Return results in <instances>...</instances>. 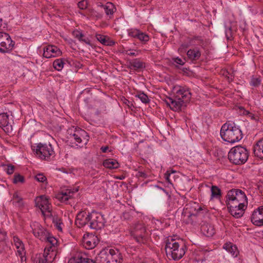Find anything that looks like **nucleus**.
<instances>
[{"label": "nucleus", "instance_id": "obj_1", "mask_svg": "<svg viewBox=\"0 0 263 263\" xmlns=\"http://www.w3.org/2000/svg\"><path fill=\"white\" fill-rule=\"evenodd\" d=\"M226 203L230 213L235 218H239L244 214L248 204L245 193L239 189H232L228 191L226 196Z\"/></svg>", "mask_w": 263, "mask_h": 263}, {"label": "nucleus", "instance_id": "obj_2", "mask_svg": "<svg viewBox=\"0 0 263 263\" xmlns=\"http://www.w3.org/2000/svg\"><path fill=\"white\" fill-rule=\"evenodd\" d=\"M220 136L225 141L234 143L242 138L241 129L234 123L227 122L221 127Z\"/></svg>", "mask_w": 263, "mask_h": 263}, {"label": "nucleus", "instance_id": "obj_3", "mask_svg": "<svg viewBox=\"0 0 263 263\" xmlns=\"http://www.w3.org/2000/svg\"><path fill=\"white\" fill-rule=\"evenodd\" d=\"M43 240L47 241L51 246L50 247V249H52L51 252L50 253V250L46 248L43 254H37L35 255L33 259V263H48V262L51 261V256L54 255L53 249L52 248L55 247L57 244L58 241L55 238L50 235L48 232Z\"/></svg>", "mask_w": 263, "mask_h": 263}, {"label": "nucleus", "instance_id": "obj_4", "mask_svg": "<svg viewBox=\"0 0 263 263\" xmlns=\"http://www.w3.org/2000/svg\"><path fill=\"white\" fill-rule=\"evenodd\" d=\"M248 156L247 149L241 146L233 147L228 154L230 161L236 165L244 164L248 160Z\"/></svg>", "mask_w": 263, "mask_h": 263}, {"label": "nucleus", "instance_id": "obj_5", "mask_svg": "<svg viewBox=\"0 0 263 263\" xmlns=\"http://www.w3.org/2000/svg\"><path fill=\"white\" fill-rule=\"evenodd\" d=\"M31 147L36 156L42 160L49 161L55 156L53 148L50 143H39L36 145L32 146Z\"/></svg>", "mask_w": 263, "mask_h": 263}, {"label": "nucleus", "instance_id": "obj_6", "mask_svg": "<svg viewBox=\"0 0 263 263\" xmlns=\"http://www.w3.org/2000/svg\"><path fill=\"white\" fill-rule=\"evenodd\" d=\"M89 227L92 229L99 230L103 228L105 219L100 213L92 212L90 213Z\"/></svg>", "mask_w": 263, "mask_h": 263}, {"label": "nucleus", "instance_id": "obj_7", "mask_svg": "<svg viewBox=\"0 0 263 263\" xmlns=\"http://www.w3.org/2000/svg\"><path fill=\"white\" fill-rule=\"evenodd\" d=\"M35 203L36 206L38 207L41 210L44 216L49 217L51 215L50 204L48 199L46 196L41 195L37 197L35 199Z\"/></svg>", "mask_w": 263, "mask_h": 263}, {"label": "nucleus", "instance_id": "obj_8", "mask_svg": "<svg viewBox=\"0 0 263 263\" xmlns=\"http://www.w3.org/2000/svg\"><path fill=\"white\" fill-rule=\"evenodd\" d=\"M131 235L139 243H144L146 241V231L142 224H137L132 231Z\"/></svg>", "mask_w": 263, "mask_h": 263}, {"label": "nucleus", "instance_id": "obj_9", "mask_svg": "<svg viewBox=\"0 0 263 263\" xmlns=\"http://www.w3.org/2000/svg\"><path fill=\"white\" fill-rule=\"evenodd\" d=\"M14 45V42L12 41L8 34L0 32V52L5 53L10 51Z\"/></svg>", "mask_w": 263, "mask_h": 263}, {"label": "nucleus", "instance_id": "obj_10", "mask_svg": "<svg viewBox=\"0 0 263 263\" xmlns=\"http://www.w3.org/2000/svg\"><path fill=\"white\" fill-rule=\"evenodd\" d=\"M174 96L178 100L183 101L185 103L189 102L191 98V93L189 88L176 86L173 89Z\"/></svg>", "mask_w": 263, "mask_h": 263}, {"label": "nucleus", "instance_id": "obj_11", "mask_svg": "<svg viewBox=\"0 0 263 263\" xmlns=\"http://www.w3.org/2000/svg\"><path fill=\"white\" fill-rule=\"evenodd\" d=\"M179 239H175L173 237L170 236L167 237L165 241V250L166 255L168 258H172L174 255V252L176 250L177 243H179Z\"/></svg>", "mask_w": 263, "mask_h": 263}, {"label": "nucleus", "instance_id": "obj_12", "mask_svg": "<svg viewBox=\"0 0 263 263\" xmlns=\"http://www.w3.org/2000/svg\"><path fill=\"white\" fill-rule=\"evenodd\" d=\"M33 235L43 241L48 232L39 222H33L30 224Z\"/></svg>", "mask_w": 263, "mask_h": 263}, {"label": "nucleus", "instance_id": "obj_13", "mask_svg": "<svg viewBox=\"0 0 263 263\" xmlns=\"http://www.w3.org/2000/svg\"><path fill=\"white\" fill-rule=\"evenodd\" d=\"M90 213L85 211L80 212L77 215L76 224L79 228H82L85 226L89 227Z\"/></svg>", "mask_w": 263, "mask_h": 263}, {"label": "nucleus", "instance_id": "obj_14", "mask_svg": "<svg viewBox=\"0 0 263 263\" xmlns=\"http://www.w3.org/2000/svg\"><path fill=\"white\" fill-rule=\"evenodd\" d=\"M70 138L74 140V143L77 145L81 143L86 144L88 140V136L87 135V133L83 129L75 131L70 136Z\"/></svg>", "mask_w": 263, "mask_h": 263}, {"label": "nucleus", "instance_id": "obj_15", "mask_svg": "<svg viewBox=\"0 0 263 263\" xmlns=\"http://www.w3.org/2000/svg\"><path fill=\"white\" fill-rule=\"evenodd\" d=\"M251 221L255 226H263V206L258 207L253 212Z\"/></svg>", "mask_w": 263, "mask_h": 263}, {"label": "nucleus", "instance_id": "obj_16", "mask_svg": "<svg viewBox=\"0 0 263 263\" xmlns=\"http://www.w3.org/2000/svg\"><path fill=\"white\" fill-rule=\"evenodd\" d=\"M165 102L171 109L175 111H179L185 103L180 100H178L174 96V98L167 97Z\"/></svg>", "mask_w": 263, "mask_h": 263}, {"label": "nucleus", "instance_id": "obj_17", "mask_svg": "<svg viewBox=\"0 0 263 263\" xmlns=\"http://www.w3.org/2000/svg\"><path fill=\"white\" fill-rule=\"evenodd\" d=\"M98 243V237L92 234L84 235L83 238V245L87 249H93Z\"/></svg>", "mask_w": 263, "mask_h": 263}, {"label": "nucleus", "instance_id": "obj_18", "mask_svg": "<svg viewBox=\"0 0 263 263\" xmlns=\"http://www.w3.org/2000/svg\"><path fill=\"white\" fill-rule=\"evenodd\" d=\"M61 54V51L55 46L49 45L44 48L43 56L46 58L60 56Z\"/></svg>", "mask_w": 263, "mask_h": 263}, {"label": "nucleus", "instance_id": "obj_19", "mask_svg": "<svg viewBox=\"0 0 263 263\" xmlns=\"http://www.w3.org/2000/svg\"><path fill=\"white\" fill-rule=\"evenodd\" d=\"M68 263H94L93 260L88 258L87 255L83 253H77L71 258Z\"/></svg>", "mask_w": 263, "mask_h": 263}, {"label": "nucleus", "instance_id": "obj_20", "mask_svg": "<svg viewBox=\"0 0 263 263\" xmlns=\"http://www.w3.org/2000/svg\"><path fill=\"white\" fill-rule=\"evenodd\" d=\"M78 191V189H66L63 190L60 194L58 195L57 198L62 202H67L69 199L72 198L73 195Z\"/></svg>", "mask_w": 263, "mask_h": 263}, {"label": "nucleus", "instance_id": "obj_21", "mask_svg": "<svg viewBox=\"0 0 263 263\" xmlns=\"http://www.w3.org/2000/svg\"><path fill=\"white\" fill-rule=\"evenodd\" d=\"M110 263H122V255L120 251L115 248H108Z\"/></svg>", "mask_w": 263, "mask_h": 263}, {"label": "nucleus", "instance_id": "obj_22", "mask_svg": "<svg viewBox=\"0 0 263 263\" xmlns=\"http://www.w3.org/2000/svg\"><path fill=\"white\" fill-rule=\"evenodd\" d=\"M179 243H177V246L176 250H174V255L172 256V258L173 260H177L181 259L185 253V246L181 240H179Z\"/></svg>", "mask_w": 263, "mask_h": 263}, {"label": "nucleus", "instance_id": "obj_23", "mask_svg": "<svg viewBox=\"0 0 263 263\" xmlns=\"http://www.w3.org/2000/svg\"><path fill=\"white\" fill-rule=\"evenodd\" d=\"M108 248L102 250L96 257L94 263H110Z\"/></svg>", "mask_w": 263, "mask_h": 263}, {"label": "nucleus", "instance_id": "obj_24", "mask_svg": "<svg viewBox=\"0 0 263 263\" xmlns=\"http://www.w3.org/2000/svg\"><path fill=\"white\" fill-rule=\"evenodd\" d=\"M200 228L202 233L207 237H211L215 233L214 227L206 222H203Z\"/></svg>", "mask_w": 263, "mask_h": 263}, {"label": "nucleus", "instance_id": "obj_25", "mask_svg": "<svg viewBox=\"0 0 263 263\" xmlns=\"http://www.w3.org/2000/svg\"><path fill=\"white\" fill-rule=\"evenodd\" d=\"M187 57L192 62H195L198 60L201 57V51L199 48L195 47L189 49L187 52Z\"/></svg>", "mask_w": 263, "mask_h": 263}, {"label": "nucleus", "instance_id": "obj_26", "mask_svg": "<svg viewBox=\"0 0 263 263\" xmlns=\"http://www.w3.org/2000/svg\"><path fill=\"white\" fill-rule=\"evenodd\" d=\"M129 68L137 71L143 70L145 67V63L139 59H135L129 62Z\"/></svg>", "mask_w": 263, "mask_h": 263}, {"label": "nucleus", "instance_id": "obj_27", "mask_svg": "<svg viewBox=\"0 0 263 263\" xmlns=\"http://www.w3.org/2000/svg\"><path fill=\"white\" fill-rule=\"evenodd\" d=\"M0 126L5 127L8 132H9L10 128L12 130V126L9 122L7 113L0 112Z\"/></svg>", "mask_w": 263, "mask_h": 263}, {"label": "nucleus", "instance_id": "obj_28", "mask_svg": "<svg viewBox=\"0 0 263 263\" xmlns=\"http://www.w3.org/2000/svg\"><path fill=\"white\" fill-rule=\"evenodd\" d=\"M253 152L256 157L263 159V138L257 141L254 144Z\"/></svg>", "mask_w": 263, "mask_h": 263}, {"label": "nucleus", "instance_id": "obj_29", "mask_svg": "<svg viewBox=\"0 0 263 263\" xmlns=\"http://www.w3.org/2000/svg\"><path fill=\"white\" fill-rule=\"evenodd\" d=\"M17 255L20 257L21 263H26V250L23 242L17 238Z\"/></svg>", "mask_w": 263, "mask_h": 263}, {"label": "nucleus", "instance_id": "obj_30", "mask_svg": "<svg viewBox=\"0 0 263 263\" xmlns=\"http://www.w3.org/2000/svg\"><path fill=\"white\" fill-rule=\"evenodd\" d=\"M98 6L101 7L104 9L105 14L107 16H109V18L111 17L114 13L116 11V8L115 5L110 2H108L105 5L100 4L98 5Z\"/></svg>", "mask_w": 263, "mask_h": 263}, {"label": "nucleus", "instance_id": "obj_31", "mask_svg": "<svg viewBox=\"0 0 263 263\" xmlns=\"http://www.w3.org/2000/svg\"><path fill=\"white\" fill-rule=\"evenodd\" d=\"M223 248L229 252L234 257H237L239 254V251L236 245H233L231 242L226 243L223 245Z\"/></svg>", "mask_w": 263, "mask_h": 263}, {"label": "nucleus", "instance_id": "obj_32", "mask_svg": "<svg viewBox=\"0 0 263 263\" xmlns=\"http://www.w3.org/2000/svg\"><path fill=\"white\" fill-rule=\"evenodd\" d=\"M103 165L106 168L109 169H116L119 167L118 161L114 159H107L103 162Z\"/></svg>", "mask_w": 263, "mask_h": 263}, {"label": "nucleus", "instance_id": "obj_33", "mask_svg": "<svg viewBox=\"0 0 263 263\" xmlns=\"http://www.w3.org/2000/svg\"><path fill=\"white\" fill-rule=\"evenodd\" d=\"M202 209V208L201 206L199 207L197 210V211L195 213H189V214L188 215H186V212H184V219L185 218V217L186 216H187L188 217V219H186V222L187 223H191L192 224H194L195 222H196V219L197 218V214H198L199 213V212L200 211H201Z\"/></svg>", "mask_w": 263, "mask_h": 263}, {"label": "nucleus", "instance_id": "obj_34", "mask_svg": "<svg viewBox=\"0 0 263 263\" xmlns=\"http://www.w3.org/2000/svg\"><path fill=\"white\" fill-rule=\"evenodd\" d=\"M96 38L97 40H98L100 43H101L104 45L112 46L115 44V42H114L112 40H110L108 36L105 35L97 34Z\"/></svg>", "mask_w": 263, "mask_h": 263}, {"label": "nucleus", "instance_id": "obj_35", "mask_svg": "<svg viewBox=\"0 0 263 263\" xmlns=\"http://www.w3.org/2000/svg\"><path fill=\"white\" fill-rule=\"evenodd\" d=\"M261 82L260 76H252L250 78V85L252 86L257 87L260 85Z\"/></svg>", "mask_w": 263, "mask_h": 263}, {"label": "nucleus", "instance_id": "obj_36", "mask_svg": "<svg viewBox=\"0 0 263 263\" xmlns=\"http://www.w3.org/2000/svg\"><path fill=\"white\" fill-rule=\"evenodd\" d=\"M221 196V191L216 186L212 185L211 187V199L213 198H219Z\"/></svg>", "mask_w": 263, "mask_h": 263}, {"label": "nucleus", "instance_id": "obj_37", "mask_svg": "<svg viewBox=\"0 0 263 263\" xmlns=\"http://www.w3.org/2000/svg\"><path fill=\"white\" fill-rule=\"evenodd\" d=\"M64 65V60L63 59H58L55 60L53 63V67L58 71L62 69Z\"/></svg>", "mask_w": 263, "mask_h": 263}, {"label": "nucleus", "instance_id": "obj_38", "mask_svg": "<svg viewBox=\"0 0 263 263\" xmlns=\"http://www.w3.org/2000/svg\"><path fill=\"white\" fill-rule=\"evenodd\" d=\"M239 109L240 110H241V113L243 115L247 116L251 119L255 121L258 120V117L257 116H256L253 113L250 112L249 111L246 110L243 107H241L239 108Z\"/></svg>", "mask_w": 263, "mask_h": 263}, {"label": "nucleus", "instance_id": "obj_39", "mask_svg": "<svg viewBox=\"0 0 263 263\" xmlns=\"http://www.w3.org/2000/svg\"><path fill=\"white\" fill-rule=\"evenodd\" d=\"M17 208H18L20 210L22 211H26L27 210V204L25 202L22 198L19 197L17 196Z\"/></svg>", "mask_w": 263, "mask_h": 263}, {"label": "nucleus", "instance_id": "obj_40", "mask_svg": "<svg viewBox=\"0 0 263 263\" xmlns=\"http://www.w3.org/2000/svg\"><path fill=\"white\" fill-rule=\"evenodd\" d=\"M137 38L144 43H146L149 39V36L147 34L142 32L141 31Z\"/></svg>", "mask_w": 263, "mask_h": 263}, {"label": "nucleus", "instance_id": "obj_41", "mask_svg": "<svg viewBox=\"0 0 263 263\" xmlns=\"http://www.w3.org/2000/svg\"><path fill=\"white\" fill-rule=\"evenodd\" d=\"M137 96L143 103H147L149 102V100L146 94L141 92L139 93Z\"/></svg>", "mask_w": 263, "mask_h": 263}, {"label": "nucleus", "instance_id": "obj_42", "mask_svg": "<svg viewBox=\"0 0 263 263\" xmlns=\"http://www.w3.org/2000/svg\"><path fill=\"white\" fill-rule=\"evenodd\" d=\"M140 30L137 29H130L128 31V35L133 37L137 38Z\"/></svg>", "mask_w": 263, "mask_h": 263}, {"label": "nucleus", "instance_id": "obj_43", "mask_svg": "<svg viewBox=\"0 0 263 263\" xmlns=\"http://www.w3.org/2000/svg\"><path fill=\"white\" fill-rule=\"evenodd\" d=\"M53 222L55 225V226L58 230L61 231L62 230V228L61 226L62 222L61 219H59L57 217L55 218H53Z\"/></svg>", "mask_w": 263, "mask_h": 263}, {"label": "nucleus", "instance_id": "obj_44", "mask_svg": "<svg viewBox=\"0 0 263 263\" xmlns=\"http://www.w3.org/2000/svg\"><path fill=\"white\" fill-rule=\"evenodd\" d=\"M88 17H96L97 19L101 18L102 17V15L101 14L97 13L96 11L93 10H91L89 12V13L88 14Z\"/></svg>", "mask_w": 263, "mask_h": 263}, {"label": "nucleus", "instance_id": "obj_45", "mask_svg": "<svg viewBox=\"0 0 263 263\" xmlns=\"http://www.w3.org/2000/svg\"><path fill=\"white\" fill-rule=\"evenodd\" d=\"M15 166L11 164L7 165L5 167V170L9 175L12 174L14 171Z\"/></svg>", "mask_w": 263, "mask_h": 263}, {"label": "nucleus", "instance_id": "obj_46", "mask_svg": "<svg viewBox=\"0 0 263 263\" xmlns=\"http://www.w3.org/2000/svg\"><path fill=\"white\" fill-rule=\"evenodd\" d=\"M88 3L87 0H82L78 3V7L82 10L85 9L87 7Z\"/></svg>", "mask_w": 263, "mask_h": 263}, {"label": "nucleus", "instance_id": "obj_47", "mask_svg": "<svg viewBox=\"0 0 263 263\" xmlns=\"http://www.w3.org/2000/svg\"><path fill=\"white\" fill-rule=\"evenodd\" d=\"M35 179L40 182H44L46 180V177L42 174H39L35 177Z\"/></svg>", "mask_w": 263, "mask_h": 263}, {"label": "nucleus", "instance_id": "obj_48", "mask_svg": "<svg viewBox=\"0 0 263 263\" xmlns=\"http://www.w3.org/2000/svg\"><path fill=\"white\" fill-rule=\"evenodd\" d=\"M6 232L0 229V246L3 243L4 241L6 239Z\"/></svg>", "mask_w": 263, "mask_h": 263}, {"label": "nucleus", "instance_id": "obj_49", "mask_svg": "<svg viewBox=\"0 0 263 263\" xmlns=\"http://www.w3.org/2000/svg\"><path fill=\"white\" fill-rule=\"evenodd\" d=\"M72 35L73 36L78 39V38H80L81 37H84V34L81 32H80V31L79 30H74L73 32H72Z\"/></svg>", "mask_w": 263, "mask_h": 263}, {"label": "nucleus", "instance_id": "obj_50", "mask_svg": "<svg viewBox=\"0 0 263 263\" xmlns=\"http://www.w3.org/2000/svg\"><path fill=\"white\" fill-rule=\"evenodd\" d=\"M174 173H175V171H172L171 173H170V171H167L166 172V173L165 174V178L166 180L170 183H172V181L170 179V177H171L172 174H174Z\"/></svg>", "mask_w": 263, "mask_h": 263}, {"label": "nucleus", "instance_id": "obj_51", "mask_svg": "<svg viewBox=\"0 0 263 263\" xmlns=\"http://www.w3.org/2000/svg\"><path fill=\"white\" fill-rule=\"evenodd\" d=\"M136 176L138 178H142L144 179L148 177L147 174L145 172L142 171H138Z\"/></svg>", "mask_w": 263, "mask_h": 263}, {"label": "nucleus", "instance_id": "obj_52", "mask_svg": "<svg viewBox=\"0 0 263 263\" xmlns=\"http://www.w3.org/2000/svg\"><path fill=\"white\" fill-rule=\"evenodd\" d=\"M190 46V44L189 43H183L181 45L180 48H179V51L180 52H182L185 51V50Z\"/></svg>", "mask_w": 263, "mask_h": 263}, {"label": "nucleus", "instance_id": "obj_53", "mask_svg": "<svg viewBox=\"0 0 263 263\" xmlns=\"http://www.w3.org/2000/svg\"><path fill=\"white\" fill-rule=\"evenodd\" d=\"M257 186L259 192L263 195V182H258L257 184Z\"/></svg>", "mask_w": 263, "mask_h": 263}, {"label": "nucleus", "instance_id": "obj_54", "mask_svg": "<svg viewBox=\"0 0 263 263\" xmlns=\"http://www.w3.org/2000/svg\"><path fill=\"white\" fill-rule=\"evenodd\" d=\"M174 62L175 63H176L177 64H179L180 65H183L184 64V62H183V61L181 59H180L178 57L174 59Z\"/></svg>", "mask_w": 263, "mask_h": 263}, {"label": "nucleus", "instance_id": "obj_55", "mask_svg": "<svg viewBox=\"0 0 263 263\" xmlns=\"http://www.w3.org/2000/svg\"><path fill=\"white\" fill-rule=\"evenodd\" d=\"M78 40L79 41H80L81 42H83L87 44H90V42L88 38H84V37H81L80 38H78Z\"/></svg>", "mask_w": 263, "mask_h": 263}, {"label": "nucleus", "instance_id": "obj_56", "mask_svg": "<svg viewBox=\"0 0 263 263\" xmlns=\"http://www.w3.org/2000/svg\"><path fill=\"white\" fill-rule=\"evenodd\" d=\"M25 182V178L23 176L17 174V182L24 183Z\"/></svg>", "mask_w": 263, "mask_h": 263}, {"label": "nucleus", "instance_id": "obj_57", "mask_svg": "<svg viewBox=\"0 0 263 263\" xmlns=\"http://www.w3.org/2000/svg\"><path fill=\"white\" fill-rule=\"evenodd\" d=\"M226 35L228 38V39H230V38L232 36V32H231V29L229 28L227 29L226 31Z\"/></svg>", "mask_w": 263, "mask_h": 263}, {"label": "nucleus", "instance_id": "obj_58", "mask_svg": "<svg viewBox=\"0 0 263 263\" xmlns=\"http://www.w3.org/2000/svg\"><path fill=\"white\" fill-rule=\"evenodd\" d=\"M108 146H102L101 147V150L102 151V153H106L108 149Z\"/></svg>", "mask_w": 263, "mask_h": 263}, {"label": "nucleus", "instance_id": "obj_59", "mask_svg": "<svg viewBox=\"0 0 263 263\" xmlns=\"http://www.w3.org/2000/svg\"><path fill=\"white\" fill-rule=\"evenodd\" d=\"M126 54L130 56H136V54L134 52H131L130 50L127 51Z\"/></svg>", "mask_w": 263, "mask_h": 263}, {"label": "nucleus", "instance_id": "obj_60", "mask_svg": "<svg viewBox=\"0 0 263 263\" xmlns=\"http://www.w3.org/2000/svg\"><path fill=\"white\" fill-rule=\"evenodd\" d=\"M13 182L14 183H16V174H14L13 179Z\"/></svg>", "mask_w": 263, "mask_h": 263}, {"label": "nucleus", "instance_id": "obj_61", "mask_svg": "<svg viewBox=\"0 0 263 263\" xmlns=\"http://www.w3.org/2000/svg\"><path fill=\"white\" fill-rule=\"evenodd\" d=\"M3 24V20L2 18H0V28L2 26Z\"/></svg>", "mask_w": 263, "mask_h": 263}, {"label": "nucleus", "instance_id": "obj_62", "mask_svg": "<svg viewBox=\"0 0 263 263\" xmlns=\"http://www.w3.org/2000/svg\"><path fill=\"white\" fill-rule=\"evenodd\" d=\"M15 237H14V245H15Z\"/></svg>", "mask_w": 263, "mask_h": 263}, {"label": "nucleus", "instance_id": "obj_63", "mask_svg": "<svg viewBox=\"0 0 263 263\" xmlns=\"http://www.w3.org/2000/svg\"><path fill=\"white\" fill-rule=\"evenodd\" d=\"M262 75H263V71H262Z\"/></svg>", "mask_w": 263, "mask_h": 263}]
</instances>
